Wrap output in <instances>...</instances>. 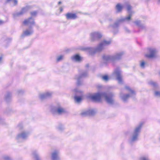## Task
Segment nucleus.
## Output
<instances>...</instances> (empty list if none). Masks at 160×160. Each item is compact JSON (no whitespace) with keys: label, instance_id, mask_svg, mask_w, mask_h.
I'll use <instances>...</instances> for the list:
<instances>
[{"label":"nucleus","instance_id":"f257e3e1","mask_svg":"<svg viewBox=\"0 0 160 160\" xmlns=\"http://www.w3.org/2000/svg\"><path fill=\"white\" fill-rule=\"evenodd\" d=\"M114 94L112 93H105L98 92L94 93H88L87 96L88 98L95 101H100L104 99L108 103H112L113 101Z\"/></svg>","mask_w":160,"mask_h":160},{"label":"nucleus","instance_id":"f03ea898","mask_svg":"<svg viewBox=\"0 0 160 160\" xmlns=\"http://www.w3.org/2000/svg\"><path fill=\"white\" fill-rule=\"evenodd\" d=\"M142 126V124H140L135 128L130 138L131 142L134 141L138 139Z\"/></svg>","mask_w":160,"mask_h":160},{"label":"nucleus","instance_id":"7ed1b4c3","mask_svg":"<svg viewBox=\"0 0 160 160\" xmlns=\"http://www.w3.org/2000/svg\"><path fill=\"white\" fill-rule=\"evenodd\" d=\"M126 89L128 90L130 94L129 95L126 94L122 92L119 95L120 99L124 102H126L130 96H132L135 93L129 87H126Z\"/></svg>","mask_w":160,"mask_h":160},{"label":"nucleus","instance_id":"20e7f679","mask_svg":"<svg viewBox=\"0 0 160 160\" xmlns=\"http://www.w3.org/2000/svg\"><path fill=\"white\" fill-rule=\"evenodd\" d=\"M122 55V52H119L116 54L114 56H110L108 55L103 56V58L106 61H113L120 59Z\"/></svg>","mask_w":160,"mask_h":160},{"label":"nucleus","instance_id":"39448f33","mask_svg":"<svg viewBox=\"0 0 160 160\" xmlns=\"http://www.w3.org/2000/svg\"><path fill=\"white\" fill-rule=\"evenodd\" d=\"M148 53L145 54V56L149 58L155 57L156 56L158 50L154 48H149L148 49Z\"/></svg>","mask_w":160,"mask_h":160},{"label":"nucleus","instance_id":"423d86ee","mask_svg":"<svg viewBox=\"0 0 160 160\" xmlns=\"http://www.w3.org/2000/svg\"><path fill=\"white\" fill-rule=\"evenodd\" d=\"M29 133L26 131H23L18 134L16 137L17 140H20L26 139L28 136Z\"/></svg>","mask_w":160,"mask_h":160},{"label":"nucleus","instance_id":"0eeeda50","mask_svg":"<svg viewBox=\"0 0 160 160\" xmlns=\"http://www.w3.org/2000/svg\"><path fill=\"white\" fill-rule=\"evenodd\" d=\"M114 77L116 78V79L119 83H121L122 81V77L121 74V72L119 69L115 71L113 74Z\"/></svg>","mask_w":160,"mask_h":160},{"label":"nucleus","instance_id":"6e6552de","mask_svg":"<svg viewBox=\"0 0 160 160\" xmlns=\"http://www.w3.org/2000/svg\"><path fill=\"white\" fill-rule=\"evenodd\" d=\"M127 9L128 11L129 15L125 18H123L120 20V21H128L132 17V12L130 11L131 7L129 5H128L127 7Z\"/></svg>","mask_w":160,"mask_h":160},{"label":"nucleus","instance_id":"1a4fd4ad","mask_svg":"<svg viewBox=\"0 0 160 160\" xmlns=\"http://www.w3.org/2000/svg\"><path fill=\"white\" fill-rule=\"evenodd\" d=\"M110 41L103 40L102 42L98 45L97 48V50L100 51L103 49L104 47L111 43Z\"/></svg>","mask_w":160,"mask_h":160},{"label":"nucleus","instance_id":"9d476101","mask_svg":"<svg viewBox=\"0 0 160 160\" xmlns=\"http://www.w3.org/2000/svg\"><path fill=\"white\" fill-rule=\"evenodd\" d=\"M59 151L58 150H55L53 151L51 153V159L52 160H60V158L59 156Z\"/></svg>","mask_w":160,"mask_h":160},{"label":"nucleus","instance_id":"9b49d317","mask_svg":"<svg viewBox=\"0 0 160 160\" xmlns=\"http://www.w3.org/2000/svg\"><path fill=\"white\" fill-rule=\"evenodd\" d=\"M52 93L51 92H47L44 93L40 94L39 97L41 99H43L50 97L52 95Z\"/></svg>","mask_w":160,"mask_h":160},{"label":"nucleus","instance_id":"f8f14e48","mask_svg":"<svg viewBox=\"0 0 160 160\" xmlns=\"http://www.w3.org/2000/svg\"><path fill=\"white\" fill-rule=\"evenodd\" d=\"M102 36L101 33L98 32H94L90 34V37L92 39L100 38Z\"/></svg>","mask_w":160,"mask_h":160},{"label":"nucleus","instance_id":"ddd939ff","mask_svg":"<svg viewBox=\"0 0 160 160\" xmlns=\"http://www.w3.org/2000/svg\"><path fill=\"white\" fill-rule=\"evenodd\" d=\"M52 111L57 112L58 113L61 114L65 112L64 109L60 106L55 107L52 109Z\"/></svg>","mask_w":160,"mask_h":160},{"label":"nucleus","instance_id":"4468645a","mask_svg":"<svg viewBox=\"0 0 160 160\" xmlns=\"http://www.w3.org/2000/svg\"><path fill=\"white\" fill-rule=\"evenodd\" d=\"M34 23L33 19L32 18H30L26 19L23 22V24L25 25H31Z\"/></svg>","mask_w":160,"mask_h":160},{"label":"nucleus","instance_id":"2eb2a0df","mask_svg":"<svg viewBox=\"0 0 160 160\" xmlns=\"http://www.w3.org/2000/svg\"><path fill=\"white\" fill-rule=\"evenodd\" d=\"M96 112L95 110L93 109H91L86 111L82 113L84 115H92L95 114Z\"/></svg>","mask_w":160,"mask_h":160},{"label":"nucleus","instance_id":"dca6fc26","mask_svg":"<svg viewBox=\"0 0 160 160\" xmlns=\"http://www.w3.org/2000/svg\"><path fill=\"white\" fill-rule=\"evenodd\" d=\"M66 17L68 19H74L77 18L76 15L73 13H68L66 14Z\"/></svg>","mask_w":160,"mask_h":160},{"label":"nucleus","instance_id":"f3484780","mask_svg":"<svg viewBox=\"0 0 160 160\" xmlns=\"http://www.w3.org/2000/svg\"><path fill=\"white\" fill-rule=\"evenodd\" d=\"M72 59L73 61L79 62L82 60V58L78 54H76L73 56Z\"/></svg>","mask_w":160,"mask_h":160},{"label":"nucleus","instance_id":"a211bd4d","mask_svg":"<svg viewBox=\"0 0 160 160\" xmlns=\"http://www.w3.org/2000/svg\"><path fill=\"white\" fill-rule=\"evenodd\" d=\"M6 1L9 3L12 6H16L18 4L17 0H6Z\"/></svg>","mask_w":160,"mask_h":160},{"label":"nucleus","instance_id":"6ab92c4d","mask_svg":"<svg viewBox=\"0 0 160 160\" xmlns=\"http://www.w3.org/2000/svg\"><path fill=\"white\" fill-rule=\"evenodd\" d=\"M33 32V31L30 29L25 31L23 32V34L26 36H28L31 35Z\"/></svg>","mask_w":160,"mask_h":160},{"label":"nucleus","instance_id":"aec40b11","mask_svg":"<svg viewBox=\"0 0 160 160\" xmlns=\"http://www.w3.org/2000/svg\"><path fill=\"white\" fill-rule=\"evenodd\" d=\"M74 100L77 102H79L82 99V98L81 96H75L74 97Z\"/></svg>","mask_w":160,"mask_h":160},{"label":"nucleus","instance_id":"412c9836","mask_svg":"<svg viewBox=\"0 0 160 160\" xmlns=\"http://www.w3.org/2000/svg\"><path fill=\"white\" fill-rule=\"evenodd\" d=\"M123 8V6L120 4H118L116 6V8L118 12L120 11Z\"/></svg>","mask_w":160,"mask_h":160},{"label":"nucleus","instance_id":"4be33fe9","mask_svg":"<svg viewBox=\"0 0 160 160\" xmlns=\"http://www.w3.org/2000/svg\"><path fill=\"white\" fill-rule=\"evenodd\" d=\"M72 92L73 93L76 94H81L82 93V91L78 88H76L73 89L72 90Z\"/></svg>","mask_w":160,"mask_h":160},{"label":"nucleus","instance_id":"5701e85b","mask_svg":"<svg viewBox=\"0 0 160 160\" xmlns=\"http://www.w3.org/2000/svg\"><path fill=\"white\" fill-rule=\"evenodd\" d=\"M64 58V56L63 55H60L57 56L56 58V60L57 62H59L62 60Z\"/></svg>","mask_w":160,"mask_h":160},{"label":"nucleus","instance_id":"b1692460","mask_svg":"<svg viewBox=\"0 0 160 160\" xmlns=\"http://www.w3.org/2000/svg\"><path fill=\"white\" fill-rule=\"evenodd\" d=\"M29 8V7L27 6L25 8H22L21 11V12L20 13H19V14H22L23 13L26 12L28 9Z\"/></svg>","mask_w":160,"mask_h":160},{"label":"nucleus","instance_id":"393cba45","mask_svg":"<svg viewBox=\"0 0 160 160\" xmlns=\"http://www.w3.org/2000/svg\"><path fill=\"white\" fill-rule=\"evenodd\" d=\"M139 160H149L148 156H144L141 157Z\"/></svg>","mask_w":160,"mask_h":160},{"label":"nucleus","instance_id":"a878e982","mask_svg":"<svg viewBox=\"0 0 160 160\" xmlns=\"http://www.w3.org/2000/svg\"><path fill=\"white\" fill-rule=\"evenodd\" d=\"M154 94L157 97H160V91H155Z\"/></svg>","mask_w":160,"mask_h":160},{"label":"nucleus","instance_id":"bb28decb","mask_svg":"<svg viewBox=\"0 0 160 160\" xmlns=\"http://www.w3.org/2000/svg\"><path fill=\"white\" fill-rule=\"evenodd\" d=\"M145 64V63L143 61H142L141 62V63L140 64V66L141 68H144Z\"/></svg>","mask_w":160,"mask_h":160},{"label":"nucleus","instance_id":"cd10ccee","mask_svg":"<svg viewBox=\"0 0 160 160\" xmlns=\"http://www.w3.org/2000/svg\"><path fill=\"white\" fill-rule=\"evenodd\" d=\"M102 79L105 81H107L109 79V78L108 76L105 75L102 77Z\"/></svg>","mask_w":160,"mask_h":160},{"label":"nucleus","instance_id":"c85d7f7f","mask_svg":"<svg viewBox=\"0 0 160 160\" xmlns=\"http://www.w3.org/2000/svg\"><path fill=\"white\" fill-rule=\"evenodd\" d=\"M3 158L5 160H11V158L8 156H5L3 157Z\"/></svg>","mask_w":160,"mask_h":160},{"label":"nucleus","instance_id":"c756f323","mask_svg":"<svg viewBox=\"0 0 160 160\" xmlns=\"http://www.w3.org/2000/svg\"><path fill=\"white\" fill-rule=\"evenodd\" d=\"M149 84L151 85H152L153 86H156L157 85V84L155 82H152V81L150 82H149Z\"/></svg>","mask_w":160,"mask_h":160},{"label":"nucleus","instance_id":"7c9ffc66","mask_svg":"<svg viewBox=\"0 0 160 160\" xmlns=\"http://www.w3.org/2000/svg\"><path fill=\"white\" fill-rule=\"evenodd\" d=\"M137 25L139 26L140 24V22L138 20H137L134 22Z\"/></svg>","mask_w":160,"mask_h":160},{"label":"nucleus","instance_id":"2f4dec72","mask_svg":"<svg viewBox=\"0 0 160 160\" xmlns=\"http://www.w3.org/2000/svg\"><path fill=\"white\" fill-rule=\"evenodd\" d=\"M64 128L63 127V126H61L58 127V129L59 130L61 131Z\"/></svg>","mask_w":160,"mask_h":160},{"label":"nucleus","instance_id":"473e14b6","mask_svg":"<svg viewBox=\"0 0 160 160\" xmlns=\"http://www.w3.org/2000/svg\"><path fill=\"white\" fill-rule=\"evenodd\" d=\"M36 14L37 12L35 11L32 12L31 13L32 15L33 16L35 15Z\"/></svg>","mask_w":160,"mask_h":160},{"label":"nucleus","instance_id":"72a5a7b5","mask_svg":"<svg viewBox=\"0 0 160 160\" xmlns=\"http://www.w3.org/2000/svg\"><path fill=\"white\" fill-rule=\"evenodd\" d=\"M3 60V57L2 56H0V62H1Z\"/></svg>","mask_w":160,"mask_h":160},{"label":"nucleus","instance_id":"f704fd0d","mask_svg":"<svg viewBox=\"0 0 160 160\" xmlns=\"http://www.w3.org/2000/svg\"><path fill=\"white\" fill-rule=\"evenodd\" d=\"M118 26L117 23H115L114 25L112 26L113 28H114L117 27Z\"/></svg>","mask_w":160,"mask_h":160},{"label":"nucleus","instance_id":"c9c22d12","mask_svg":"<svg viewBox=\"0 0 160 160\" xmlns=\"http://www.w3.org/2000/svg\"><path fill=\"white\" fill-rule=\"evenodd\" d=\"M4 22L1 20H0V25H1L4 23Z\"/></svg>","mask_w":160,"mask_h":160},{"label":"nucleus","instance_id":"e433bc0d","mask_svg":"<svg viewBox=\"0 0 160 160\" xmlns=\"http://www.w3.org/2000/svg\"><path fill=\"white\" fill-rule=\"evenodd\" d=\"M60 12H61L63 11V8L62 7H61L60 8Z\"/></svg>","mask_w":160,"mask_h":160},{"label":"nucleus","instance_id":"4c0bfd02","mask_svg":"<svg viewBox=\"0 0 160 160\" xmlns=\"http://www.w3.org/2000/svg\"><path fill=\"white\" fill-rule=\"evenodd\" d=\"M101 88V87L100 86H97V88L98 89H99V88Z\"/></svg>","mask_w":160,"mask_h":160},{"label":"nucleus","instance_id":"58836bf2","mask_svg":"<svg viewBox=\"0 0 160 160\" xmlns=\"http://www.w3.org/2000/svg\"><path fill=\"white\" fill-rule=\"evenodd\" d=\"M60 3H61V2H58V4H60Z\"/></svg>","mask_w":160,"mask_h":160},{"label":"nucleus","instance_id":"ea45409f","mask_svg":"<svg viewBox=\"0 0 160 160\" xmlns=\"http://www.w3.org/2000/svg\"><path fill=\"white\" fill-rule=\"evenodd\" d=\"M76 79L78 80V81L79 80V79H78V78H76Z\"/></svg>","mask_w":160,"mask_h":160}]
</instances>
